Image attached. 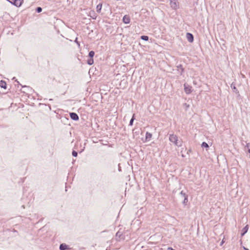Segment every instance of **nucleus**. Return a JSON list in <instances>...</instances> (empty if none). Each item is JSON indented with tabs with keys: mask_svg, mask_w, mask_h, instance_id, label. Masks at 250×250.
Wrapping results in <instances>:
<instances>
[{
	"mask_svg": "<svg viewBox=\"0 0 250 250\" xmlns=\"http://www.w3.org/2000/svg\"><path fill=\"white\" fill-rule=\"evenodd\" d=\"M134 115H133L132 118H131V119L130 120V121L129 122V125H133V121L134 120Z\"/></svg>",
	"mask_w": 250,
	"mask_h": 250,
	"instance_id": "nucleus-18",
	"label": "nucleus"
},
{
	"mask_svg": "<svg viewBox=\"0 0 250 250\" xmlns=\"http://www.w3.org/2000/svg\"><path fill=\"white\" fill-rule=\"evenodd\" d=\"M243 248L244 250H249L248 249L245 248V247L243 246Z\"/></svg>",
	"mask_w": 250,
	"mask_h": 250,
	"instance_id": "nucleus-26",
	"label": "nucleus"
},
{
	"mask_svg": "<svg viewBox=\"0 0 250 250\" xmlns=\"http://www.w3.org/2000/svg\"><path fill=\"white\" fill-rule=\"evenodd\" d=\"M184 193H185L183 191H181L180 192V194L181 195H182L184 197Z\"/></svg>",
	"mask_w": 250,
	"mask_h": 250,
	"instance_id": "nucleus-25",
	"label": "nucleus"
},
{
	"mask_svg": "<svg viewBox=\"0 0 250 250\" xmlns=\"http://www.w3.org/2000/svg\"><path fill=\"white\" fill-rule=\"evenodd\" d=\"M0 86L4 89L6 88V83L4 81H1L0 82Z\"/></svg>",
	"mask_w": 250,
	"mask_h": 250,
	"instance_id": "nucleus-11",
	"label": "nucleus"
},
{
	"mask_svg": "<svg viewBox=\"0 0 250 250\" xmlns=\"http://www.w3.org/2000/svg\"><path fill=\"white\" fill-rule=\"evenodd\" d=\"M141 39L143 40L147 41L148 40V37L147 36H142Z\"/></svg>",
	"mask_w": 250,
	"mask_h": 250,
	"instance_id": "nucleus-14",
	"label": "nucleus"
},
{
	"mask_svg": "<svg viewBox=\"0 0 250 250\" xmlns=\"http://www.w3.org/2000/svg\"><path fill=\"white\" fill-rule=\"evenodd\" d=\"M248 153H249V154H249V157L250 158V149H248Z\"/></svg>",
	"mask_w": 250,
	"mask_h": 250,
	"instance_id": "nucleus-27",
	"label": "nucleus"
},
{
	"mask_svg": "<svg viewBox=\"0 0 250 250\" xmlns=\"http://www.w3.org/2000/svg\"><path fill=\"white\" fill-rule=\"evenodd\" d=\"M121 235V233L119 231L117 232V233H116V236H119V237H120Z\"/></svg>",
	"mask_w": 250,
	"mask_h": 250,
	"instance_id": "nucleus-23",
	"label": "nucleus"
},
{
	"mask_svg": "<svg viewBox=\"0 0 250 250\" xmlns=\"http://www.w3.org/2000/svg\"><path fill=\"white\" fill-rule=\"evenodd\" d=\"M94 54H95V53L93 51H91L89 52V56L91 58L93 57V56H94Z\"/></svg>",
	"mask_w": 250,
	"mask_h": 250,
	"instance_id": "nucleus-16",
	"label": "nucleus"
},
{
	"mask_svg": "<svg viewBox=\"0 0 250 250\" xmlns=\"http://www.w3.org/2000/svg\"><path fill=\"white\" fill-rule=\"evenodd\" d=\"M9 2L15 5L17 7H20L22 2L23 0H7Z\"/></svg>",
	"mask_w": 250,
	"mask_h": 250,
	"instance_id": "nucleus-2",
	"label": "nucleus"
},
{
	"mask_svg": "<svg viewBox=\"0 0 250 250\" xmlns=\"http://www.w3.org/2000/svg\"><path fill=\"white\" fill-rule=\"evenodd\" d=\"M245 147H246V149H250V144L247 143Z\"/></svg>",
	"mask_w": 250,
	"mask_h": 250,
	"instance_id": "nucleus-22",
	"label": "nucleus"
},
{
	"mask_svg": "<svg viewBox=\"0 0 250 250\" xmlns=\"http://www.w3.org/2000/svg\"><path fill=\"white\" fill-rule=\"evenodd\" d=\"M249 226L248 225H246L242 230L241 236H244L245 233H246L248 230Z\"/></svg>",
	"mask_w": 250,
	"mask_h": 250,
	"instance_id": "nucleus-9",
	"label": "nucleus"
},
{
	"mask_svg": "<svg viewBox=\"0 0 250 250\" xmlns=\"http://www.w3.org/2000/svg\"><path fill=\"white\" fill-rule=\"evenodd\" d=\"M152 137V134L150 133L147 132L146 134V141H149Z\"/></svg>",
	"mask_w": 250,
	"mask_h": 250,
	"instance_id": "nucleus-10",
	"label": "nucleus"
},
{
	"mask_svg": "<svg viewBox=\"0 0 250 250\" xmlns=\"http://www.w3.org/2000/svg\"><path fill=\"white\" fill-rule=\"evenodd\" d=\"M187 38L189 42H192L193 41V36L189 33H187L186 35Z\"/></svg>",
	"mask_w": 250,
	"mask_h": 250,
	"instance_id": "nucleus-6",
	"label": "nucleus"
},
{
	"mask_svg": "<svg viewBox=\"0 0 250 250\" xmlns=\"http://www.w3.org/2000/svg\"><path fill=\"white\" fill-rule=\"evenodd\" d=\"M201 146L202 147H206V148H208L209 147L208 144L207 143H206V142H203L201 145Z\"/></svg>",
	"mask_w": 250,
	"mask_h": 250,
	"instance_id": "nucleus-15",
	"label": "nucleus"
},
{
	"mask_svg": "<svg viewBox=\"0 0 250 250\" xmlns=\"http://www.w3.org/2000/svg\"><path fill=\"white\" fill-rule=\"evenodd\" d=\"M169 140L178 147H180L182 145V141L181 140H179L178 137L176 135H169Z\"/></svg>",
	"mask_w": 250,
	"mask_h": 250,
	"instance_id": "nucleus-1",
	"label": "nucleus"
},
{
	"mask_svg": "<svg viewBox=\"0 0 250 250\" xmlns=\"http://www.w3.org/2000/svg\"><path fill=\"white\" fill-rule=\"evenodd\" d=\"M184 89H185V92L187 94H189L192 91V87L188 84H184Z\"/></svg>",
	"mask_w": 250,
	"mask_h": 250,
	"instance_id": "nucleus-4",
	"label": "nucleus"
},
{
	"mask_svg": "<svg viewBox=\"0 0 250 250\" xmlns=\"http://www.w3.org/2000/svg\"><path fill=\"white\" fill-rule=\"evenodd\" d=\"M72 154L74 157H77L78 155V153L76 151L73 150L72 151Z\"/></svg>",
	"mask_w": 250,
	"mask_h": 250,
	"instance_id": "nucleus-19",
	"label": "nucleus"
},
{
	"mask_svg": "<svg viewBox=\"0 0 250 250\" xmlns=\"http://www.w3.org/2000/svg\"><path fill=\"white\" fill-rule=\"evenodd\" d=\"M184 200L183 201V204H186L188 202V196L185 193H184Z\"/></svg>",
	"mask_w": 250,
	"mask_h": 250,
	"instance_id": "nucleus-13",
	"label": "nucleus"
},
{
	"mask_svg": "<svg viewBox=\"0 0 250 250\" xmlns=\"http://www.w3.org/2000/svg\"><path fill=\"white\" fill-rule=\"evenodd\" d=\"M70 117L73 120L78 121L79 120V116L76 113H74V112L70 113Z\"/></svg>",
	"mask_w": 250,
	"mask_h": 250,
	"instance_id": "nucleus-5",
	"label": "nucleus"
},
{
	"mask_svg": "<svg viewBox=\"0 0 250 250\" xmlns=\"http://www.w3.org/2000/svg\"><path fill=\"white\" fill-rule=\"evenodd\" d=\"M42 8L40 7H38L36 8V11L38 13H40L42 12Z\"/></svg>",
	"mask_w": 250,
	"mask_h": 250,
	"instance_id": "nucleus-20",
	"label": "nucleus"
},
{
	"mask_svg": "<svg viewBox=\"0 0 250 250\" xmlns=\"http://www.w3.org/2000/svg\"><path fill=\"white\" fill-rule=\"evenodd\" d=\"M102 7V3H100L98 5H97V6L96 7L97 11L98 12L100 13L101 12Z\"/></svg>",
	"mask_w": 250,
	"mask_h": 250,
	"instance_id": "nucleus-12",
	"label": "nucleus"
},
{
	"mask_svg": "<svg viewBox=\"0 0 250 250\" xmlns=\"http://www.w3.org/2000/svg\"><path fill=\"white\" fill-rule=\"evenodd\" d=\"M60 250H66L69 249V246L65 243L61 244L60 245Z\"/></svg>",
	"mask_w": 250,
	"mask_h": 250,
	"instance_id": "nucleus-7",
	"label": "nucleus"
},
{
	"mask_svg": "<svg viewBox=\"0 0 250 250\" xmlns=\"http://www.w3.org/2000/svg\"><path fill=\"white\" fill-rule=\"evenodd\" d=\"M170 7L173 9H177L179 7V3L177 0H170Z\"/></svg>",
	"mask_w": 250,
	"mask_h": 250,
	"instance_id": "nucleus-3",
	"label": "nucleus"
},
{
	"mask_svg": "<svg viewBox=\"0 0 250 250\" xmlns=\"http://www.w3.org/2000/svg\"><path fill=\"white\" fill-rule=\"evenodd\" d=\"M94 62V61L93 59H90L87 61V63L89 65H92Z\"/></svg>",
	"mask_w": 250,
	"mask_h": 250,
	"instance_id": "nucleus-17",
	"label": "nucleus"
},
{
	"mask_svg": "<svg viewBox=\"0 0 250 250\" xmlns=\"http://www.w3.org/2000/svg\"><path fill=\"white\" fill-rule=\"evenodd\" d=\"M231 87L234 90H237L235 86V85L232 83L231 84Z\"/></svg>",
	"mask_w": 250,
	"mask_h": 250,
	"instance_id": "nucleus-21",
	"label": "nucleus"
},
{
	"mask_svg": "<svg viewBox=\"0 0 250 250\" xmlns=\"http://www.w3.org/2000/svg\"><path fill=\"white\" fill-rule=\"evenodd\" d=\"M75 42H76L78 45H80L79 43L77 41V38H76V40H75Z\"/></svg>",
	"mask_w": 250,
	"mask_h": 250,
	"instance_id": "nucleus-24",
	"label": "nucleus"
},
{
	"mask_svg": "<svg viewBox=\"0 0 250 250\" xmlns=\"http://www.w3.org/2000/svg\"><path fill=\"white\" fill-rule=\"evenodd\" d=\"M123 21L125 24L129 23L130 22L129 17L127 15L124 16L123 19Z\"/></svg>",
	"mask_w": 250,
	"mask_h": 250,
	"instance_id": "nucleus-8",
	"label": "nucleus"
}]
</instances>
